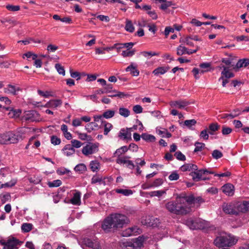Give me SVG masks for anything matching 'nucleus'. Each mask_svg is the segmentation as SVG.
<instances>
[{
  "instance_id": "obj_1",
  "label": "nucleus",
  "mask_w": 249,
  "mask_h": 249,
  "mask_svg": "<svg viewBox=\"0 0 249 249\" xmlns=\"http://www.w3.org/2000/svg\"><path fill=\"white\" fill-rule=\"evenodd\" d=\"M194 203L193 196L177 197L175 200L168 202L165 204L166 210L176 215H185L191 212Z\"/></svg>"
},
{
  "instance_id": "obj_2",
  "label": "nucleus",
  "mask_w": 249,
  "mask_h": 249,
  "mask_svg": "<svg viewBox=\"0 0 249 249\" xmlns=\"http://www.w3.org/2000/svg\"><path fill=\"white\" fill-rule=\"evenodd\" d=\"M130 223V220L125 215L116 213L111 214L103 222L101 227L102 229L108 231L110 229L118 230L123 228Z\"/></svg>"
},
{
  "instance_id": "obj_3",
  "label": "nucleus",
  "mask_w": 249,
  "mask_h": 249,
  "mask_svg": "<svg viewBox=\"0 0 249 249\" xmlns=\"http://www.w3.org/2000/svg\"><path fill=\"white\" fill-rule=\"evenodd\" d=\"M237 240L231 235L223 233L214 240V244L219 248L230 247L234 245Z\"/></svg>"
},
{
  "instance_id": "obj_4",
  "label": "nucleus",
  "mask_w": 249,
  "mask_h": 249,
  "mask_svg": "<svg viewBox=\"0 0 249 249\" xmlns=\"http://www.w3.org/2000/svg\"><path fill=\"white\" fill-rule=\"evenodd\" d=\"M21 139V136L18 133L8 131L0 135V144H10L17 143Z\"/></svg>"
},
{
  "instance_id": "obj_5",
  "label": "nucleus",
  "mask_w": 249,
  "mask_h": 249,
  "mask_svg": "<svg viewBox=\"0 0 249 249\" xmlns=\"http://www.w3.org/2000/svg\"><path fill=\"white\" fill-rule=\"evenodd\" d=\"M213 174L214 172L209 171L207 169H200L197 170L196 171H194V172H192L190 174L191 176L192 177V178L195 181H198L200 180H206L207 179L206 178H203V175L206 174Z\"/></svg>"
},
{
  "instance_id": "obj_6",
  "label": "nucleus",
  "mask_w": 249,
  "mask_h": 249,
  "mask_svg": "<svg viewBox=\"0 0 249 249\" xmlns=\"http://www.w3.org/2000/svg\"><path fill=\"white\" fill-rule=\"evenodd\" d=\"M99 143L89 142L82 148V153L86 156L93 154L96 153L99 150Z\"/></svg>"
},
{
  "instance_id": "obj_7",
  "label": "nucleus",
  "mask_w": 249,
  "mask_h": 249,
  "mask_svg": "<svg viewBox=\"0 0 249 249\" xmlns=\"http://www.w3.org/2000/svg\"><path fill=\"white\" fill-rule=\"evenodd\" d=\"M22 243V242L13 237L8 239L3 244V249H18Z\"/></svg>"
},
{
  "instance_id": "obj_8",
  "label": "nucleus",
  "mask_w": 249,
  "mask_h": 249,
  "mask_svg": "<svg viewBox=\"0 0 249 249\" xmlns=\"http://www.w3.org/2000/svg\"><path fill=\"white\" fill-rule=\"evenodd\" d=\"M144 240L143 236H139L134 239L132 241L126 242L125 246L126 247L132 248L133 249H138L142 246Z\"/></svg>"
},
{
  "instance_id": "obj_9",
  "label": "nucleus",
  "mask_w": 249,
  "mask_h": 249,
  "mask_svg": "<svg viewBox=\"0 0 249 249\" xmlns=\"http://www.w3.org/2000/svg\"><path fill=\"white\" fill-rule=\"evenodd\" d=\"M84 244L93 249H100L101 246L97 239L85 238L83 240Z\"/></svg>"
},
{
  "instance_id": "obj_10",
  "label": "nucleus",
  "mask_w": 249,
  "mask_h": 249,
  "mask_svg": "<svg viewBox=\"0 0 249 249\" xmlns=\"http://www.w3.org/2000/svg\"><path fill=\"white\" fill-rule=\"evenodd\" d=\"M141 232V230L138 227L134 226L123 231L122 235L123 236L127 237L140 234Z\"/></svg>"
},
{
  "instance_id": "obj_11",
  "label": "nucleus",
  "mask_w": 249,
  "mask_h": 249,
  "mask_svg": "<svg viewBox=\"0 0 249 249\" xmlns=\"http://www.w3.org/2000/svg\"><path fill=\"white\" fill-rule=\"evenodd\" d=\"M190 103L185 100H179L177 101H172L170 103V106L174 107L183 108L188 106Z\"/></svg>"
},
{
  "instance_id": "obj_12",
  "label": "nucleus",
  "mask_w": 249,
  "mask_h": 249,
  "mask_svg": "<svg viewBox=\"0 0 249 249\" xmlns=\"http://www.w3.org/2000/svg\"><path fill=\"white\" fill-rule=\"evenodd\" d=\"M16 92H23L22 89L18 85H8L4 89L5 93H16Z\"/></svg>"
},
{
  "instance_id": "obj_13",
  "label": "nucleus",
  "mask_w": 249,
  "mask_h": 249,
  "mask_svg": "<svg viewBox=\"0 0 249 249\" xmlns=\"http://www.w3.org/2000/svg\"><path fill=\"white\" fill-rule=\"evenodd\" d=\"M198 51V48L196 50H188L185 47L179 45L177 48V54L178 55H182L184 54H191L196 53Z\"/></svg>"
},
{
  "instance_id": "obj_14",
  "label": "nucleus",
  "mask_w": 249,
  "mask_h": 249,
  "mask_svg": "<svg viewBox=\"0 0 249 249\" xmlns=\"http://www.w3.org/2000/svg\"><path fill=\"white\" fill-rule=\"evenodd\" d=\"M223 211L228 214H237L238 213L234 205L232 204H224L223 205Z\"/></svg>"
},
{
  "instance_id": "obj_15",
  "label": "nucleus",
  "mask_w": 249,
  "mask_h": 249,
  "mask_svg": "<svg viewBox=\"0 0 249 249\" xmlns=\"http://www.w3.org/2000/svg\"><path fill=\"white\" fill-rule=\"evenodd\" d=\"M119 137L123 140H131V133L130 129H121L119 133Z\"/></svg>"
},
{
  "instance_id": "obj_16",
  "label": "nucleus",
  "mask_w": 249,
  "mask_h": 249,
  "mask_svg": "<svg viewBox=\"0 0 249 249\" xmlns=\"http://www.w3.org/2000/svg\"><path fill=\"white\" fill-rule=\"evenodd\" d=\"M196 226H192V230L203 229L206 228L208 225V222L201 219H195Z\"/></svg>"
},
{
  "instance_id": "obj_17",
  "label": "nucleus",
  "mask_w": 249,
  "mask_h": 249,
  "mask_svg": "<svg viewBox=\"0 0 249 249\" xmlns=\"http://www.w3.org/2000/svg\"><path fill=\"white\" fill-rule=\"evenodd\" d=\"M223 192L229 196H232L234 194V186L231 184H226L222 187Z\"/></svg>"
},
{
  "instance_id": "obj_18",
  "label": "nucleus",
  "mask_w": 249,
  "mask_h": 249,
  "mask_svg": "<svg viewBox=\"0 0 249 249\" xmlns=\"http://www.w3.org/2000/svg\"><path fill=\"white\" fill-rule=\"evenodd\" d=\"M197 169V165L192 163H186L180 167V170L182 172L196 171Z\"/></svg>"
},
{
  "instance_id": "obj_19",
  "label": "nucleus",
  "mask_w": 249,
  "mask_h": 249,
  "mask_svg": "<svg viewBox=\"0 0 249 249\" xmlns=\"http://www.w3.org/2000/svg\"><path fill=\"white\" fill-rule=\"evenodd\" d=\"M238 212L245 213L249 211V201H244L237 205Z\"/></svg>"
},
{
  "instance_id": "obj_20",
  "label": "nucleus",
  "mask_w": 249,
  "mask_h": 249,
  "mask_svg": "<svg viewBox=\"0 0 249 249\" xmlns=\"http://www.w3.org/2000/svg\"><path fill=\"white\" fill-rule=\"evenodd\" d=\"M71 204L74 205H80L81 204V193L76 192L74 194L73 196L70 199Z\"/></svg>"
},
{
  "instance_id": "obj_21",
  "label": "nucleus",
  "mask_w": 249,
  "mask_h": 249,
  "mask_svg": "<svg viewBox=\"0 0 249 249\" xmlns=\"http://www.w3.org/2000/svg\"><path fill=\"white\" fill-rule=\"evenodd\" d=\"M64 154L67 156H70L74 154L75 151L74 148L71 144H66L62 149Z\"/></svg>"
},
{
  "instance_id": "obj_22",
  "label": "nucleus",
  "mask_w": 249,
  "mask_h": 249,
  "mask_svg": "<svg viewBox=\"0 0 249 249\" xmlns=\"http://www.w3.org/2000/svg\"><path fill=\"white\" fill-rule=\"evenodd\" d=\"M62 103L61 100L59 99L51 100L46 104V107L56 108L61 106Z\"/></svg>"
},
{
  "instance_id": "obj_23",
  "label": "nucleus",
  "mask_w": 249,
  "mask_h": 249,
  "mask_svg": "<svg viewBox=\"0 0 249 249\" xmlns=\"http://www.w3.org/2000/svg\"><path fill=\"white\" fill-rule=\"evenodd\" d=\"M152 219L154 220V217L150 216H146L145 219H142V225L147 227H156V224L152 223Z\"/></svg>"
},
{
  "instance_id": "obj_24",
  "label": "nucleus",
  "mask_w": 249,
  "mask_h": 249,
  "mask_svg": "<svg viewBox=\"0 0 249 249\" xmlns=\"http://www.w3.org/2000/svg\"><path fill=\"white\" fill-rule=\"evenodd\" d=\"M37 114L36 111H28L25 112V115L23 116V118H25V119L27 121L34 122L36 121V119L34 118V116Z\"/></svg>"
},
{
  "instance_id": "obj_25",
  "label": "nucleus",
  "mask_w": 249,
  "mask_h": 249,
  "mask_svg": "<svg viewBox=\"0 0 249 249\" xmlns=\"http://www.w3.org/2000/svg\"><path fill=\"white\" fill-rule=\"evenodd\" d=\"M249 64V59L244 58L238 60L234 68H241L246 67Z\"/></svg>"
},
{
  "instance_id": "obj_26",
  "label": "nucleus",
  "mask_w": 249,
  "mask_h": 249,
  "mask_svg": "<svg viewBox=\"0 0 249 249\" xmlns=\"http://www.w3.org/2000/svg\"><path fill=\"white\" fill-rule=\"evenodd\" d=\"M104 89L106 92H114L115 93H124L123 92L119 91L116 89L112 84H107L104 87Z\"/></svg>"
},
{
  "instance_id": "obj_27",
  "label": "nucleus",
  "mask_w": 249,
  "mask_h": 249,
  "mask_svg": "<svg viewBox=\"0 0 249 249\" xmlns=\"http://www.w3.org/2000/svg\"><path fill=\"white\" fill-rule=\"evenodd\" d=\"M128 150V147L126 146H122L121 148L117 149L115 153H114V157H121Z\"/></svg>"
},
{
  "instance_id": "obj_28",
  "label": "nucleus",
  "mask_w": 249,
  "mask_h": 249,
  "mask_svg": "<svg viewBox=\"0 0 249 249\" xmlns=\"http://www.w3.org/2000/svg\"><path fill=\"white\" fill-rule=\"evenodd\" d=\"M106 178L104 179L102 178V177L99 176H94L91 178V183L95 184L97 183H99L100 184H104L106 185V182L105 179Z\"/></svg>"
},
{
  "instance_id": "obj_29",
  "label": "nucleus",
  "mask_w": 249,
  "mask_h": 249,
  "mask_svg": "<svg viewBox=\"0 0 249 249\" xmlns=\"http://www.w3.org/2000/svg\"><path fill=\"white\" fill-rule=\"evenodd\" d=\"M21 113V111L20 109H14L12 108L10 110L8 115L10 118H17L20 116Z\"/></svg>"
},
{
  "instance_id": "obj_30",
  "label": "nucleus",
  "mask_w": 249,
  "mask_h": 249,
  "mask_svg": "<svg viewBox=\"0 0 249 249\" xmlns=\"http://www.w3.org/2000/svg\"><path fill=\"white\" fill-rule=\"evenodd\" d=\"M142 138L147 142H154L156 140L154 136L147 133H142L141 135Z\"/></svg>"
},
{
  "instance_id": "obj_31",
  "label": "nucleus",
  "mask_w": 249,
  "mask_h": 249,
  "mask_svg": "<svg viewBox=\"0 0 249 249\" xmlns=\"http://www.w3.org/2000/svg\"><path fill=\"white\" fill-rule=\"evenodd\" d=\"M170 69V67L167 66L165 67H159L153 71V73L155 75L163 74L165 73Z\"/></svg>"
},
{
  "instance_id": "obj_32",
  "label": "nucleus",
  "mask_w": 249,
  "mask_h": 249,
  "mask_svg": "<svg viewBox=\"0 0 249 249\" xmlns=\"http://www.w3.org/2000/svg\"><path fill=\"white\" fill-rule=\"evenodd\" d=\"M89 165L93 172H97L100 169V163L97 160L91 161Z\"/></svg>"
},
{
  "instance_id": "obj_33",
  "label": "nucleus",
  "mask_w": 249,
  "mask_h": 249,
  "mask_svg": "<svg viewBox=\"0 0 249 249\" xmlns=\"http://www.w3.org/2000/svg\"><path fill=\"white\" fill-rule=\"evenodd\" d=\"M33 225L31 223H24L22 224L21 229L23 232H28L33 229Z\"/></svg>"
},
{
  "instance_id": "obj_34",
  "label": "nucleus",
  "mask_w": 249,
  "mask_h": 249,
  "mask_svg": "<svg viewBox=\"0 0 249 249\" xmlns=\"http://www.w3.org/2000/svg\"><path fill=\"white\" fill-rule=\"evenodd\" d=\"M74 170L75 172L81 174L86 171L87 167L84 163H80L75 167Z\"/></svg>"
},
{
  "instance_id": "obj_35",
  "label": "nucleus",
  "mask_w": 249,
  "mask_h": 249,
  "mask_svg": "<svg viewBox=\"0 0 249 249\" xmlns=\"http://www.w3.org/2000/svg\"><path fill=\"white\" fill-rule=\"evenodd\" d=\"M115 192L118 194H121L125 196H128L133 194V191L129 189H117Z\"/></svg>"
},
{
  "instance_id": "obj_36",
  "label": "nucleus",
  "mask_w": 249,
  "mask_h": 249,
  "mask_svg": "<svg viewBox=\"0 0 249 249\" xmlns=\"http://www.w3.org/2000/svg\"><path fill=\"white\" fill-rule=\"evenodd\" d=\"M221 75V76L227 79L230 78L234 76V74L232 72L229 71L228 68H224V70L222 71Z\"/></svg>"
},
{
  "instance_id": "obj_37",
  "label": "nucleus",
  "mask_w": 249,
  "mask_h": 249,
  "mask_svg": "<svg viewBox=\"0 0 249 249\" xmlns=\"http://www.w3.org/2000/svg\"><path fill=\"white\" fill-rule=\"evenodd\" d=\"M125 29L130 33H133L134 31L135 28L132 24V21L127 19L125 22Z\"/></svg>"
},
{
  "instance_id": "obj_38",
  "label": "nucleus",
  "mask_w": 249,
  "mask_h": 249,
  "mask_svg": "<svg viewBox=\"0 0 249 249\" xmlns=\"http://www.w3.org/2000/svg\"><path fill=\"white\" fill-rule=\"evenodd\" d=\"M175 5V3L172 1H167L166 0L165 1H163V2L161 4L160 7V8L162 10H166L168 7Z\"/></svg>"
},
{
  "instance_id": "obj_39",
  "label": "nucleus",
  "mask_w": 249,
  "mask_h": 249,
  "mask_svg": "<svg viewBox=\"0 0 249 249\" xmlns=\"http://www.w3.org/2000/svg\"><path fill=\"white\" fill-rule=\"evenodd\" d=\"M130 157L128 156H121L117 157L116 162L119 164H124L127 163V161Z\"/></svg>"
},
{
  "instance_id": "obj_40",
  "label": "nucleus",
  "mask_w": 249,
  "mask_h": 249,
  "mask_svg": "<svg viewBox=\"0 0 249 249\" xmlns=\"http://www.w3.org/2000/svg\"><path fill=\"white\" fill-rule=\"evenodd\" d=\"M62 184V181L60 179H56L53 180V181H49L47 184L50 188L57 187L60 186Z\"/></svg>"
},
{
  "instance_id": "obj_41",
  "label": "nucleus",
  "mask_w": 249,
  "mask_h": 249,
  "mask_svg": "<svg viewBox=\"0 0 249 249\" xmlns=\"http://www.w3.org/2000/svg\"><path fill=\"white\" fill-rule=\"evenodd\" d=\"M220 125L217 124H210L209 128L210 131L209 133L211 135H213L214 132L219 129Z\"/></svg>"
},
{
  "instance_id": "obj_42",
  "label": "nucleus",
  "mask_w": 249,
  "mask_h": 249,
  "mask_svg": "<svg viewBox=\"0 0 249 249\" xmlns=\"http://www.w3.org/2000/svg\"><path fill=\"white\" fill-rule=\"evenodd\" d=\"M135 50L133 49L132 50H126L125 51H123L122 53V55L124 57H131L135 53Z\"/></svg>"
},
{
  "instance_id": "obj_43",
  "label": "nucleus",
  "mask_w": 249,
  "mask_h": 249,
  "mask_svg": "<svg viewBox=\"0 0 249 249\" xmlns=\"http://www.w3.org/2000/svg\"><path fill=\"white\" fill-rule=\"evenodd\" d=\"M98 127V124L95 122H91L87 124L85 127L88 132H90L92 130L96 129Z\"/></svg>"
},
{
  "instance_id": "obj_44",
  "label": "nucleus",
  "mask_w": 249,
  "mask_h": 249,
  "mask_svg": "<svg viewBox=\"0 0 249 249\" xmlns=\"http://www.w3.org/2000/svg\"><path fill=\"white\" fill-rule=\"evenodd\" d=\"M119 113L124 117H127L130 115L129 110L124 107H120L119 109Z\"/></svg>"
},
{
  "instance_id": "obj_45",
  "label": "nucleus",
  "mask_w": 249,
  "mask_h": 249,
  "mask_svg": "<svg viewBox=\"0 0 249 249\" xmlns=\"http://www.w3.org/2000/svg\"><path fill=\"white\" fill-rule=\"evenodd\" d=\"M165 192L163 190H158V191H152L148 193V195L152 197V196H160L163 194H165Z\"/></svg>"
},
{
  "instance_id": "obj_46",
  "label": "nucleus",
  "mask_w": 249,
  "mask_h": 249,
  "mask_svg": "<svg viewBox=\"0 0 249 249\" xmlns=\"http://www.w3.org/2000/svg\"><path fill=\"white\" fill-rule=\"evenodd\" d=\"M205 144L202 142H196L195 143V148L194 150V152H197L198 151H200L203 149L205 147Z\"/></svg>"
},
{
  "instance_id": "obj_47",
  "label": "nucleus",
  "mask_w": 249,
  "mask_h": 249,
  "mask_svg": "<svg viewBox=\"0 0 249 249\" xmlns=\"http://www.w3.org/2000/svg\"><path fill=\"white\" fill-rule=\"evenodd\" d=\"M104 134L105 135H107L108 132L111 130L112 128V125L108 123H105L104 124Z\"/></svg>"
},
{
  "instance_id": "obj_48",
  "label": "nucleus",
  "mask_w": 249,
  "mask_h": 249,
  "mask_svg": "<svg viewBox=\"0 0 249 249\" xmlns=\"http://www.w3.org/2000/svg\"><path fill=\"white\" fill-rule=\"evenodd\" d=\"M55 68L56 69L57 72L59 73V74L65 75V71L64 70V68L63 66H62L60 64H56L55 65Z\"/></svg>"
},
{
  "instance_id": "obj_49",
  "label": "nucleus",
  "mask_w": 249,
  "mask_h": 249,
  "mask_svg": "<svg viewBox=\"0 0 249 249\" xmlns=\"http://www.w3.org/2000/svg\"><path fill=\"white\" fill-rule=\"evenodd\" d=\"M114 114V111L111 110H108L103 113V116L105 118L109 119L113 117Z\"/></svg>"
},
{
  "instance_id": "obj_50",
  "label": "nucleus",
  "mask_w": 249,
  "mask_h": 249,
  "mask_svg": "<svg viewBox=\"0 0 249 249\" xmlns=\"http://www.w3.org/2000/svg\"><path fill=\"white\" fill-rule=\"evenodd\" d=\"M185 224L190 229H192V226H196V220L192 218L187 219L185 222Z\"/></svg>"
},
{
  "instance_id": "obj_51",
  "label": "nucleus",
  "mask_w": 249,
  "mask_h": 249,
  "mask_svg": "<svg viewBox=\"0 0 249 249\" xmlns=\"http://www.w3.org/2000/svg\"><path fill=\"white\" fill-rule=\"evenodd\" d=\"M221 61L222 63L228 66L227 67H229V68L231 66L233 67L234 66V62L231 61V58H222Z\"/></svg>"
},
{
  "instance_id": "obj_52",
  "label": "nucleus",
  "mask_w": 249,
  "mask_h": 249,
  "mask_svg": "<svg viewBox=\"0 0 249 249\" xmlns=\"http://www.w3.org/2000/svg\"><path fill=\"white\" fill-rule=\"evenodd\" d=\"M141 53L143 56H144V57H152L153 56L159 55L160 54V53H156V52H151V51H150V52L143 51V52H142Z\"/></svg>"
},
{
  "instance_id": "obj_53",
  "label": "nucleus",
  "mask_w": 249,
  "mask_h": 249,
  "mask_svg": "<svg viewBox=\"0 0 249 249\" xmlns=\"http://www.w3.org/2000/svg\"><path fill=\"white\" fill-rule=\"evenodd\" d=\"M241 110L238 108L234 109L231 113H229L230 119L234 118L241 114Z\"/></svg>"
},
{
  "instance_id": "obj_54",
  "label": "nucleus",
  "mask_w": 249,
  "mask_h": 249,
  "mask_svg": "<svg viewBox=\"0 0 249 249\" xmlns=\"http://www.w3.org/2000/svg\"><path fill=\"white\" fill-rule=\"evenodd\" d=\"M175 156L179 160L184 161L186 160V157L180 151H178L175 153Z\"/></svg>"
},
{
  "instance_id": "obj_55",
  "label": "nucleus",
  "mask_w": 249,
  "mask_h": 249,
  "mask_svg": "<svg viewBox=\"0 0 249 249\" xmlns=\"http://www.w3.org/2000/svg\"><path fill=\"white\" fill-rule=\"evenodd\" d=\"M196 121L194 119L187 120L184 121V124L188 128H191L192 126L195 125Z\"/></svg>"
},
{
  "instance_id": "obj_56",
  "label": "nucleus",
  "mask_w": 249,
  "mask_h": 249,
  "mask_svg": "<svg viewBox=\"0 0 249 249\" xmlns=\"http://www.w3.org/2000/svg\"><path fill=\"white\" fill-rule=\"evenodd\" d=\"M6 9L10 11L15 12L20 10V6L19 5H7L6 6Z\"/></svg>"
},
{
  "instance_id": "obj_57",
  "label": "nucleus",
  "mask_w": 249,
  "mask_h": 249,
  "mask_svg": "<svg viewBox=\"0 0 249 249\" xmlns=\"http://www.w3.org/2000/svg\"><path fill=\"white\" fill-rule=\"evenodd\" d=\"M222 156V153L218 150H214L212 153V157L215 159H220Z\"/></svg>"
},
{
  "instance_id": "obj_58",
  "label": "nucleus",
  "mask_w": 249,
  "mask_h": 249,
  "mask_svg": "<svg viewBox=\"0 0 249 249\" xmlns=\"http://www.w3.org/2000/svg\"><path fill=\"white\" fill-rule=\"evenodd\" d=\"M70 172L71 171L65 168H60L56 170L57 174L59 175L69 174Z\"/></svg>"
},
{
  "instance_id": "obj_59",
  "label": "nucleus",
  "mask_w": 249,
  "mask_h": 249,
  "mask_svg": "<svg viewBox=\"0 0 249 249\" xmlns=\"http://www.w3.org/2000/svg\"><path fill=\"white\" fill-rule=\"evenodd\" d=\"M71 146H73V148H78L82 145V143L79 141L76 140H72L71 141Z\"/></svg>"
},
{
  "instance_id": "obj_60",
  "label": "nucleus",
  "mask_w": 249,
  "mask_h": 249,
  "mask_svg": "<svg viewBox=\"0 0 249 249\" xmlns=\"http://www.w3.org/2000/svg\"><path fill=\"white\" fill-rule=\"evenodd\" d=\"M163 181L161 178H157L152 183V184L153 187H157L161 185Z\"/></svg>"
},
{
  "instance_id": "obj_61",
  "label": "nucleus",
  "mask_w": 249,
  "mask_h": 249,
  "mask_svg": "<svg viewBox=\"0 0 249 249\" xmlns=\"http://www.w3.org/2000/svg\"><path fill=\"white\" fill-rule=\"evenodd\" d=\"M179 176L176 172H172L168 177L170 180H177L179 178Z\"/></svg>"
},
{
  "instance_id": "obj_62",
  "label": "nucleus",
  "mask_w": 249,
  "mask_h": 249,
  "mask_svg": "<svg viewBox=\"0 0 249 249\" xmlns=\"http://www.w3.org/2000/svg\"><path fill=\"white\" fill-rule=\"evenodd\" d=\"M51 142L53 145H58L61 142V140L59 138L55 136H53L51 138Z\"/></svg>"
},
{
  "instance_id": "obj_63",
  "label": "nucleus",
  "mask_w": 249,
  "mask_h": 249,
  "mask_svg": "<svg viewBox=\"0 0 249 249\" xmlns=\"http://www.w3.org/2000/svg\"><path fill=\"white\" fill-rule=\"evenodd\" d=\"M28 179H29V181H30V182L33 183H34L36 184H38L41 181V179L40 178L36 177H30V178H29Z\"/></svg>"
},
{
  "instance_id": "obj_64",
  "label": "nucleus",
  "mask_w": 249,
  "mask_h": 249,
  "mask_svg": "<svg viewBox=\"0 0 249 249\" xmlns=\"http://www.w3.org/2000/svg\"><path fill=\"white\" fill-rule=\"evenodd\" d=\"M232 131V129L225 125L222 126V133L224 135H228L230 134Z\"/></svg>"
}]
</instances>
